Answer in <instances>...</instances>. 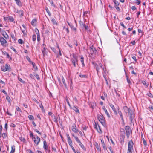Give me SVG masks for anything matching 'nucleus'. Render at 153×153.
<instances>
[{
    "instance_id": "obj_36",
    "label": "nucleus",
    "mask_w": 153,
    "mask_h": 153,
    "mask_svg": "<svg viewBox=\"0 0 153 153\" xmlns=\"http://www.w3.org/2000/svg\"><path fill=\"white\" fill-rule=\"evenodd\" d=\"M2 137L4 139H5L7 137V134L5 133H3L2 134Z\"/></svg>"
},
{
    "instance_id": "obj_54",
    "label": "nucleus",
    "mask_w": 153,
    "mask_h": 153,
    "mask_svg": "<svg viewBox=\"0 0 153 153\" xmlns=\"http://www.w3.org/2000/svg\"><path fill=\"white\" fill-rule=\"evenodd\" d=\"M132 58L136 62L137 61V60L136 59V57L135 56H132Z\"/></svg>"
},
{
    "instance_id": "obj_25",
    "label": "nucleus",
    "mask_w": 153,
    "mask_h": 153,
    "mask_svg": "<svg viewBox=\"0 0 153 153\" xmlns=\"http://www.w3.org/2000/svg\"><path fill=\"white\" fill-rule=\"evenodd\" d=\"M123 109L125 112L126 113H127L128 111V112L129 110H131L130 108H128V107L126 106L124 107Z\"/></svg>"
},
{
    "instance_id": "obj_12",
    "label": "nucleus",
    "mask_w": 153,
    "mask_h": 153,
    "mask_svg": "<svg viewBox=\"0 0 153 153\" xmlns=\"http://www.w3.org/2000/svg\"><path fill=\"white\" fill-rule=\"evenodd\" d=\"M102 109L105 112V114H106L108 118L110 117V116L108 112L107 109L105 108V107L104 106H103L102 107Z\"/></svg>"
},
{
    "instance_id": "obj_61",
    "label": "nucleus",
    "mask_w": 153,
    "mask_h": 153,
    "mask_svg": "<svg viewBox=\"0 0 153 153\" xmlns=\"http://www.w3.org/2000/svg\"><path fill=\"white\" fill-rule=\"evenodd\" d=\"M30 137H31L32 138L33 137V133L31 132L30 133Z\"/></svg>"
},
{
    "instance_id": "obj_32",
    "label": "nucleus",
    "mask_w": 153,
    "mask_h": 153,
    "mask_svg": "<svg viewBox=\"0 0 153 153\" xmlns=\"http://www.w3.org/2000/svg\"><path fill=\"white\" fill-rule=\"evenodd\" d=\"M16 108L17 111H19V113H21L22 112L21 109L18 106H16Z\"/></svg>"
},
{
    "instance_id": "obj_35",
    "label": "nucleus",
    "mask_w": 153,
    "mask_h": 153,
    "mask_svg": "<svg viewBox=\"0 0 153 153\" xmlns=\"http://www.w3.org/2000/svg\"><path fill=\"white\" fill-rule=\"evenodd\" d=\"M126 79L127 82L128 83L129 85H131V82L130 81V80L128 79V76H126Z\"/></svg>"
},
{
    "instance_id": "obj_53",
    "label": "nucleus",
    "mask_w": 153,
    "mask_h": 153,
    "mask_svg": "<svg viewBox=\"0 0 153 153\" xmlns=\"http://www.w3.org/2000/svg\"><path fill=\"white\" fill-rule=\"evenodd\" d=\"M40 107L41 108L42 110L43 111L44 110L43 106L42 105V104L41 103L40 105Z\"/></svg>"
},
{
    "instance_id": "obj_37",
    "label": "nucleus",
    "mask_w": 153,
    "mask_h": 153,
    "mask_svg": "<svg viewBox=\"0 0 153 153\" xmlns=\"http://www.w3.org/2000/svg\"><path fill=\"white\" fill-rule=\"evenodd\" d=\"M36 35H33L32 36V40L33 41H35L36 39Z\"/></svg>"
},
{
    "instance_id": "obj_51",
    "label": "nucleus",
    "mask_w": 153,
    "mask_h": 153,
    "mask_svg": "<svg viewBox=\"0 0 153 153\" xmlns=\"http://www.w3.org/2000/svg\"><path fill=\"white\" fill-rule=\"evenodd\" d=\"M115 8L117 10L119 11H120V9L118 7V6H115Z\"/></svg>"
},
{
    "instance_id": "obj_17",
    "label": "nucleus",
    "mask_w": 153,
    "mask_h": 153,
    "mask_svg": "<svg viewBox=\"0 0 153 153\" xmlns=\"http://www.w3.org/2000/svg\"><path fill=\"white\" fill-rule=\"evenodd\" d=\"M8 21L10 22H14V19L13 17L10 16H9L7 17Z\"/></svg>"
},
{
    "instance_id": "obj_11",
    "label": "nucleus",
    "mask_w": 153,
    "mask_h": 153,
    "mask_svg": "<svg viewBox=\"0 0 153 153\" xmlns=\"http://www.w3.org/2000/svg\"><path fill=\"white\" fill-rule=\"evenodd\" d=\"M109 105L110 107L113 110L114 113L115 114L117 115V111L115 107H114V105L112 104L109 103Z\"/></svg>"
},
{
    "instance_id": "obj_31",
    "label": "nucleus",
    "mask_w": 153,
    "mask_h": 153,
    "mask_svg": "<svg viewBox=\"0 0 153 153\" xmlns=\"http://www.w3.org/2000/svg\"><path fill=\"white\" fill-rule=\"evenodd\" d=\"M17 13H19V14L20 16H22L23 15V11L22 10H17Z\"/></svg>"
},
{
    "instance_id": "obj_40",
    "label": "nucleus",
    "mask_w": 153,
    "mask_h": 153,
    "mask_svg": "<svg viewBox=\"0 0 153 153\" xmlns=\"http://www.w3.org/2000/svg\"><path fill=\"white\" fill-rule=\"evenodd\" d=\"M113 2L115 4V6H118L119 3L117 1L115 0H114Z\"/></svg>"
},
{
    "instance_id": "obj_8",
    "label": "nucleus",
    "mask_w": 153,
    "mask_h": 153,
    "mask_svg": "<svg viewBox=\"0 0 153 153\" xmlns=\"http://www.w3.org/2000/svg\"><path fill=\"white\" fill-rule=\"evenodd\" d=\"M128 114L130 120L131 122H132L134 117L133 111L131 109L129 110L128 112Z\"/></svg>"
},
{
    "instance_id": "obj_64",
    "label": "nucleus",
    "mask_w": 153,
    "mask_h": 153,
    "mask_svg": "<svg viewBox=\"0 0 153 153\" xmlns=\"http://www.w3.org/2000/svg\"><path fill=\"white\" fill-rule=\"evenodd\" d=\"M51 49L54 52H55L56 51V50L54 48H51Z\"/></svg>"
},
{
    "instance_id": "obj_41",
    "label": "nucleus",
    "mask_w": 153,
    "mask_h": 153,
    "mask_svg": "<svg viewBox=\"0 0 153 153\" xmlns=\"http://www.w3.org/2000/svg\"><path fill=\"white\" fill-rule=\"evenodd\" d=\"M6 99L9 102H10L11 100V99L9 96H7L6 97Z\"/></svg>"
},
{
    "instance_id": "obj_24",
    "label": "nucleus",
    "mask_w": 153,
    "mask_h": 153,
    "mask_svg": "<svg viewBox=\"0 0 153 153\" xmlns=\"http://www.w3.org/2000/svg\"><path fill=\"white\" fill-rule=\"evenodd\" d=\"M141 82L146 86V88H147L148 87V85H149V83H146L145 81L143 80L141 81Z\"/></svg>"
},
{
    "instance_id": "obj_5",
    "label": "nucleus",
    "mask_w": 153,
    "mask_h": 153,
    "mask_svg": "<svg viewBox=\"0 0 153 153\" xmlns=\"http://www.w3.org/2000/svg\"><path fill=\"white\" fill-rule=\"evenodd\" d=\"M10 69V66L8 65L7 64H6L4 65H3L1 67V70L4 72L9 70Z\"/></svg>"
},
{
    "instance_id": "obj_14",
    "label": "nucleus",
    "mask_w": 153,
    "mask_h": 153,
    "mask_svg": "<svg viewBox=\"0 0 153 153\" xmlns=\"http://www.w3.org/2000/svg\"><path fill=\"white\" fill-rule=\"evenodd\" d=\"M78 143L79 144V145L81 147L82 149L84 151H86V149L85 148L84 145L80 141Z\"/></svg>"
},
{
    "instance_id": "obj_18",
    "label": "nucleus",
    "mask_w": 153,
    "mask_h": 153,
    "mask_svg": "<svg viewBox=\"0 0 153 153\" xmlns=\"http://www.w3.org/2000/svg\"><path fill=\"white\" fill-rule=\"evenodd\" d=\"M36 22L37 20L36 19H34L31 21V24L32 25L35 26L36 25Z\"/></svg>"
},
{
    "instance_id": "obj_38",
    "label": "nucleus",
    "mask_w": 153,
    "mask_h": 153,
    "mask_svg": "<svg viewBox=\"0 0 153 153\" xmlns=\"http://www.w3.org/2000/svg\"><path fill=\"white\" fill-rule=\"evenodd\" d=\"M74 138L75 139L76 141L78 143H79V142L80 141L79 139L78 138V137H77L74 136Z\"/></svg>"
},
{
    "instance_id": "obj_10",
    "label": "nucleus",
    "mask_w": 153,
    "mask_h": 153,
    "mask_svg": "<svg viewBox=\"0 0 153 153\" xmlns=\"http://www.w3.org/2000/svg\"><path fill=\"white\" fill-rule=\"evenodd\" d=\"M1 29L0 28V30L1 33L2 35L6 39H8L9 38L8 35L7 34V33L4 30H1Z\"/></svg>"
},
{
    "instance_id": "obj_22",
    "label": "nucleus",
    "mask_w": 153,
    "mask_h": 153,
    "mask_svg": "<svg viewBox=\"0 0 153 153\" xmlns=\"http://www.w3.org/2000/svg\"><path fill=\"white\" fill-rule=\"evenodd\" d=\"M95 128L96 129L97 131L99 133H101L102 131L101 130L99 126H98V127L97 126V125H96Z\"/></svg>"
},
{
    "instance_id": "obj_63",
    "label": "nucleus",
    "mask_w": 153,
    "mask_h": 153,
    "mask_svg": "<svg viewBox=\"0 0 153 153\" xmlns=\"http://www.w3.org/2000/svg\"><path fill=\"white\" fill-rule=\"evenodd\" d=\"M7 123H5V128L7 130Z\"/></svg>"
},
{
    "instance_id": "obj_52",
    "label": "nucleus",
    "mask_w": 153,
    "mask_h": 153,
    "mask_svg": "<svg viewBox=\"0 0 153 153\" xmlns=\"http://www.w3.org/2000/svg\"><path fill=\"white\" fill-rule=\"evenodd\" d=\"M66 102H67V103L68 104V105L70 107H71V105L69 102V101H68V99H67V98H66Z\"/></svg>"
},
{
    "instance_id": "obj_16",
    "label": "nucleus",
    "mask_w": 153,
    "mask_h": 153,
    "mask_svg": "<svg viewBox=\"0 0 153 153\" xmlns=\"http://www.w3.org/2000/svg\"><path fill=\"white\" fill-rule=\"evenodd\" d=\"M91 52L92 53H96L97 52V51L95 48H94L93 46L91 47Z\"/></svg>"
},
{
    "instance_id": "obj_13",
    "label": "nucleus",
    "mask_w": 153,
    "mask_h": 153,
    "mask_svg": "<svg viewBox=\"0 0 153 153\" xmlns=\"http://www.w3.org/2000/svg\"><path fill=\"white\" fill-rule=\"evenodd\" d=\"M67 140H68V144H71V143H72V141L71 140V138L68 134H67Z\"/></svg>"
},
{
    "instance_id": "obj_57",
    "label": "nucleus",
    "mask_w": 153,
    "mask_h": 153,
    "mask_svg": "<svg viewBox=\"0 0 153 153\" xmlns=\"http://www.w3.org/2000/svg\"><path fill=\"white\" fill-rule=\"evenodd\" d=\"M72 143H71V144H69L70 145V146L71 148L73 150H74V148L72 146Z\"/></svg>"
},
{
    "instance_id": "obj_28",
    "label": "nucleus",
    "mask_w": 153,
    "mask_h": 153,
    "mask_svg": "<svg viewBox=\"0 0 153 153\" xmlns=\"http://www.w3.org/2000/svg\"><path fill=\"white\" fill-rule=\"evenodd\" d=\"M15 151V147L14 146H11V150L10 153H14Z\"/></svg>"
},
{
    "instance_id": "obj_30",
    "label": "nucleus",
    "mask_w": 153,
    "mask_h": 153,
    "mask_svg": "<svg viewBox=\"0 0 153 153\" xmlns=\"http://www.w3.org/2000/svg\"><path fill=\"white\" fill-rule=\"evenodd\" d=\"M45 10H46V11L47 12V13H48V14L49 15V16H51V13H50V12L49 11V10L48 9V8L47 7H46V8H45Z\"/></svg>"
},
{
    "instance_id": "obj_47",
    "label": "nucleus",
    "mask_w": 153,
    "mask_h": 153,
    "mask_svg": "<svg viewBox=\"0 0 153 153\" xmlns=\"http://www.w3.org/2000/svg\"><path fill=\"white\" fill-rule=\"evenodd\" d=\"M10 127H12L13 128L15 127L16 126V125H15V124H14L13 123H10Z\"/></svg>"
},
{
    "instance_id": "obj_2",
    "label": "nucleus",
    "mask_w": 153,
    "mask_h": 153,
    "mask_svg": "<svg viewBox=\"0 0 153 153\" xmlns=\"http://www.w3.org/2000/svg\"><path fill=\"white\" fill-rule=\"evenodd\" d=\"M71 61L74 66V67H76V65H78V56L75 54H73L72 55V58H71Z\"/></svg>"
},
{
    "instance_id": "obj_15",
    "label": "nucleus",
    "mask_w": 153,
    "mask_h": 153,
    "mask_svg": "<svg viewBox=\"0 0 153 153\" xmlns=\"http://www.w3.org/2000/svg\"><path fill=\"white\" fill-rule=\"evenodd\" d=\"M118 114H119L120 115V118H121V120H122V121L123 122H124V120L123 117V115H122V113L121 112V111H120L119 109L118 110Z\"/></svg>"
},
{
    "instance_id": "obj_34",
    "label": "nucleus",
    "mask_w": 153,
    "mask_h": 153,
    "mask_svg": "<svg viewBox=\"0 0 153 153\" xmlns=\"http://www.w3.org/2000/svg\"><path fill=\"white\" fill-rule=\"evenodd\" d=\"M73 128L72 129V130L75 133H77L78 131L77 129H76L74 127V126H73Z\"/></svg>"
},
{
    "instance_id": "obj_62",
    "label": "nucleus",
    "mask_w": 153,
    "mask_h": 153,
    "mask_svg": "<svg viewBox=\"0 0 153 153\" xmlns=\"http://www.w3.org/2000/svg\"><path fill=\"white\" fill-rule=\"evenodd\" d=\"M50 2L51 3V4L54 7L55 6V5L53 3L52 1H51V2Z\"/></svg>"
},
{
    "instance_id": "obj_48",
    "label": "nucleus",
    "mask_w": 153,
    "mask_h": 153,
    "mask_svg": "<svg viewBox=\"0 0 153 153\" xmlns=\"http://www.w3.org/2000/svg\"><path fill=\"white\" fill-rule=\"evenodd\" d=\"M4 52L6 53V56H7V58H9L10 57V56L9 55V54L8 53H7L6 51H2V53H4Z\"/></svg>"
},
{
    "instance_id": "obj_1",
    "label": "nucleus",
    "mask_w": 153,
    "mask_h": 153,
    "mask_svg": "<svg viewBox=\"0 0 153 153\" xmlns=\"http://www.w3.org/2000/svg\"><path fill=\"white\" fill-rule=\"evenodd\" d=\"M97 117L101 124L104 126H106V124L105 122V118L102 114H98Z\"/></svg>"
},
{
    "instance_id": "obj_43",
    "label": "nucleus",
    "mask_w": 153,
    "mask_h": 153,
    "mask_svg": "<svg viewBox=\"0 0 153 153\" xmlns=\"http://www.w3.org/2000/svg\"><path fill=\"white\" fill-rule=\"evenodd\" d=\"M18 79L22 83H25V81L23 80L21 78L19 77Z\"/></svg>"
},
{
    "instance_id": "obj_19",
    "label": "nucleus",
    "mask_w": 153,
    "mask_h": 153,
    "mask_svg": "<svg viewBox=\"0 0 153 153\" xmlns=\"http://www.w3.org/2000/svg\"><path fill=\"white\" fill-rule=\"evenodd\" d=\"M43 147L46 150L48 149V146L47 145L46 142L45 141L43 142Z\"/></svg>"
},
{
    "instance_id": "obj_21",
    "label": "nucleus",
    "mask_w": 153,
    "mask_h": 153,
    "mask_svg": "<svg viewBox=\"0 0 153 153\" xmlns=\"http://www.w3.org/2000/svg\"><path fill=\"white\" fill-rule=\"evenodd\" d=\"M80 59V61L82 63V66L83 67L85 66V64L84 63V58L83 56H81Z\"/></svg>"
},
{
    "instance_id": "obj_6",
    "label": "nucleus",
    "mask_w": 153,
    "mask_h": 153,
    "mask_svg": "<svg viewBox=\"0 0 153 153\" xmlns=\"http://www.w3.org/2000/svg\"><path fill=\"white\" fill-rule=\"evenodd\" d=\"M32 139L34 141L36 146H37L39 144L40 141V138L38 136H36V137H33Z\"/></svg>"
},
{
    "instance_id": "obj_46",
    "label": "nucleus",
    "mask_w": 153,
    "mask_h": 153,
    "mask_svg": "<svg viewBox=\"0 0 153 153\" xmlns=\"http://www.w3.org/2000/svg\"><path fill=\"white\" fill-rule=\"evenodd\" d=\"M32 65L33 66V67L35 69H36L37 68V67L36 65H35V64L34 63L32 62Z\"/></svg>"
},
{
    "instance_id": "obj_27",
    "label": "nucleus",
    "mask_w": 153,
    "mask_h": 153,
    "mask_svg": "<svg viewBox=\"0 0 153 153\" xmlns=\"http://www.w3.org/2000/svg\"><path fill=\"white\" fill-rule=\"evenodd\" d=\"M73 109L76 113H79V109L76 107L74 106Z\"/></svg>"
},
{
    "instance_id": "obj_23",
    "label": "nucleus",
    "mask_w": 153,
    "mask_h": 153,
    "mask_svg": "<svg viewBox=\"0 0 153 153\" xmlns=\"http://www.w3.org/2000/svg\"><path fill=\"white\" fill-rule=\"evenodd\" d=\"M42 52L43 56H45L46 55V49L45 47H44L42 49Z\"/></svg>"
},
{
    "instance_id": "obj_58",
    "label": "nucleus",
    "mask_w": 153,
    "mask_h": 153,
    "mask_svg": "<svg viewBox=\"0 0 153 153\" xmlns=\"http://www.w3.org/2000/svg\"><path fill=\"white\" fill-rule=\"evenodd\" d=\"M35 131L37 132L39 134L41 135V133L39 132V131L37 129H35Z\"/></svg>"
},
{
    "instance_id": "obj_49",
    "label": "nucleus",
    "mask_w": 153,
    "mask_h": 153,
    "mask_svg": "<svg viewBox=\"0 0 153 153\" xmlns=\"http://www.w3.org/2000/svg\"><path fill=\"white\" fill-rule=\"evenodd\" d=\"M18 43L20 44H22L23 43V41L21 39H19L18 41Z\"/></svg>"
},
{
    "instance_id": "obj_33",
    "label": "nucleus",
    "mask_w": 153,
    "mask_h": 153,
    "mask_svg": "<svg viewBox=\"0 0 153 153\" xmlns=\"http://www.w3.org/2000/svg\"><path fill=\"white\" fill-rule=\"evenodd\" d=\"M35 31L37 34V36H39V33L38 30L37 28H36L35 30Z\"/></svg>"
},
{
    "instance_id": "obj_60",
    "label": "nucleus",
    "mask_w": 153,
    "mask_h": 153,
    "mask_svg": "<svg viewBox=\"0 0 153 153\" xmlns=\"http://www.w3.org/2000/svg\"><path fill=\"white\" fill-rule=\"evenodd\" d=\"M99 65L101 68H102L103 69L104 71H105L104 70V68H102V64L101 63H99Z\"/></svg>"
},
{
    "instance_id": "obj_39",
    "label": "nucleus",
    "mask_w": 153,
    "mask_h": 153,
    "mask_svg": "<svg viewBox=\"0 0 153 153\" xmlns=\"http://www.w3.org/2000/svg\"><path fill=\"white\" fill-rule=\"evenodd\" d=\"M70 27L73 30H74L75 31H76V28L74 27L73 25H70Z\"/></svg>"
},
{
    "instance_id": "obj_9",
    "label": "nucleus",
    "mask_w": 153,
    "mask_h": 153,
    "mask_svg": "<svg viewBox=\"0 0 153 153\" xmlns=\"http://www.w3.org/2000/svg\"><path fill=\"white\" fill-rule=\"evenodd\" d=\"M79 23L80 27L82 28H85V30H87L88 29V27L82 21H80Z\"/></svg>"
},
{
    "instance_id": "obj_42",
    "label": "nucleus",
    "mask_w": 153,
    "mask_h": 153,
    "mask_svg": "<svg viewBox=\"0 0 153 153\" xmlns=\"http://www.w3.org/2000/svg\"><path fill=\"white\" fill-rule=\"evenodd\" d=\"M28 117L29 120H33L34 119V117L33 116L31 115H29L28 116Z\"/></svg>"
},
{
    "instance_id": "obj_44",
    "label": "nucleus",
    "mask_w": 153,
    "mask_h": 153,
    "mask_svg": "<svg viewBox=\"0 0 153 153\" xmlns=\"http://www.w3.org/2000/svg\"><path fill=\"white\" fill-rule=\"evenodd\" d=\"M51 21L53 24H57L55 19L54 18L52 19H51Z\"/></svg>"
},
{
    "instance_id": "obj_50",
    "label": "nucleus",
    "mask_w": 153,
    "mask_h": 153,
    "mask_svg": "<svg viewBox=\"0 0 153 153\" xmlns=\"http://www.w3.org/2000/svg\"><path fill=\"white\" fill-rule=\"evenodd\" d=\"M34 76H35V77L38 80L39 79H40L39 77V75L38 74H35L34 75Z\"/></svg>"
},
{
    "instance_id": "obj_4",
    "label": "nucleus",
    "mask_w": 153,
    "mask_h": 153,
    "mask_svg": "<svg viewBox=\"0 0 153 153\" xmlns=\"http://www.w3.org/2000/svg\"><path fill=\"white\" fill-rule=\"evenodd\" d=\"M126 131V134L128 138H129L130 134L131 132L130 127L128 126H126L125 127Z\"/></svg>"
},
{
    "instance_id": "obj_56",
    "label": "nucleus",
    "mask_w": 153,
    "mask_h": 153,
    "mask_svg": "<svg viewBox=\"0 0 153 153\" xmlns=\"http://www.w3.org/2000/svg\"><path fill=\"white\" fill-rule=\"evenodd\" d=\"M120 25H121L124 28H126V27L124 25V24L123 23V22H121L120 23Z\"/></svg>"
},
{
    "instance_id": "obj_7",
    "label": "nucleus",
    "mask_w": 153,
    "mask_h": 153,
    "mask_svg": "<svg viewBox=\"0 0 153 153\" xmlns=\"http://www.w3.org/2000/svg\"><path fill=\"white\" fill-rule=\"evenodd\" d=\"M0 42L2 45L4 47L6 46L7 41L3 37H0Z\"/></svg>"
},
{
    "instance_id": "obj_55",
    "label": "nucleus",
    "mask_w": 153,
    "mask_h": 153,
    "mask_svg": "<svg viewBox=\"0 0 153 153\" xmlns=\"http://www.w3.org/2000/svg\"><path fill=\"white\" fill-rule=\"evenodd\" d=\"M79 76L81 77L82 78V77H86V75H82V74H80L79 75Z\"/></svg>"
},
{
    "instance_id": "obj_45",
    "label": "nucleus",
    "mask_w": 153,
    "mask_h": 153,
    "mask_svg": "<svg viewBox=\"0 0 153 153\" xmlns=\"http://www.w3.org/2000/svg\"><path fill=\"white\" fill-rule=\"evenodd\" d=\"M143 144L144 146H146L147 145L146 142L144 138L143 139Z\"/></svg>"
},
{
    "instance_id": "obj_59",
    "label": "nucleus",
    "mask_w": 153,
    "mask_h": 153,
    "mask_svg": "<svg viewBox=\"0 0 153 153\" xmlns=\"http://www.w3.org/2000/svg\"><path fill=\"white\" fill-rule=\"evenodd\" d=\"M131 9L133 10H135L136 9V7L134 6H132L131 7Z\"/></svg>"
},
{
    "instance_id": "obj_26",
    "label": "nucleus",
    "mask_w": 153,
    "mask_h": 153,
    "mask_svg": "<svg viewBox=\"0 0 153 153\" xmlns=\"http://www.w3.org/2000/svg\"><path fill=\"white\" fill-rule=\"evenodd\" d=\"M62 81L63 83L65 88H67V85L65 82V80L63 76H62Z\"/></svg>"
},
{
    "instance_id": "obj_29",
    "label": "nucleus",
    "mask_w": 153,
    "mask_h": 153,
    "mask_svg": "<svg viewBox=\"0 0 153 153\" xmlns=\"http://www.w3.org/2000/svg\"><path fill=\"white\" fill-rule=\"evenodd\" d=\"M16 2V4L19 6H20L21 5V2L20 0H15Z\"/></svg>"
},
{
    "instance_id": "obj_3",
    "label": "nucleus",
    "mask_w": 153,
    "mask_h": 153,
    "mask_svg": "<svg viewBox=\"0 0 153 153\" xmlns=\"http://www.w3.org/2000/svg\"><path fill=\"white\" fill-rule=\"evenodd\" d=\"M133 143L132 141H129L128 143V149L127 153H132V151L133 150Z\"/></svg>"
},
{
    "instance_id": "obj_20",
    "label": "nucleus",
    "mask_w": 153,
    "mask_h": 153,
    "mask_svg": "<svg viewBox=\"0 0 153 153\" xmlns=\"http://www.w3.org/2000/svg\"><path fill=\"white\" fill-rule=\"evenodd\" d=\"M93 64L94 65L95 68H96V70L97 71V73H98L99 71V68L98 67V65L96 63H95L94 62L93 63Z\"/></svg>"
}]
</instances>
